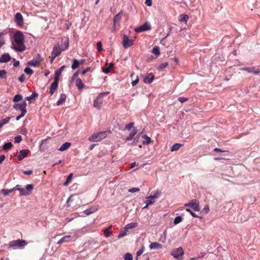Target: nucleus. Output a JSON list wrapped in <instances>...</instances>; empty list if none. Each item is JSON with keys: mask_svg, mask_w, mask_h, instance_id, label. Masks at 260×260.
<instances>
[{"mask_svg": "<svg viewBox=\"0 0 260 260\" xmlns=\"http://www.w3.org/2000/svg\"><path fill=\"white\" fill-rule=\"evenodd\" d=\"M13 190H12V189H3V193L5 196H7L8 194H9L10 193L12 192Z\"/></svg>", "mask_w": 260, "mask_h": 260, "instance_id": "864d4df0", "label": "nucleus"}, {"mask_svg": "<svg viewBox=\"0 0 260 260\" xmlns=\"http://www.w3.org/2000/svg\"><path fill=\"white\" fill-rule=\"evenodd\" d=\"M127 230L124 228L123 230L121 231L118 236V238L120 239L126 235Z\"/></svg>", "mask_w": 260, "mask_h": 260, "instance_id": "c9c22d12", "label": "nucleus"}, {"mask_svg": "<svg viewBox=\"0 0 260 260\" xmlns=\"http://www.w3.org/2000/svg\"><path fill=\"white\" fill-rule=\"evenodd\" d=\"M15 143H18L20 142L22 140V138L21 136H17L15 137Z\"/></svg>", "mask_w": 260, "mask_h": 260, "instance_id": "5fc2aeb1", "label": "nucleus"}, {"mask_svg": "<svg viewBox=\"0 0 260 260\" xmlns=\"http://www.w3.org/2000/svg\"><path fill=\"white\" fill-rule=\"evenodd\" d=\"M161 194V192L159 190H157L155 192V193L153 195H150L149 197H148V198H152V199H157L158 198Z\"/></svg>", "mask_w": 260, "mask_h": 260, "instance_id": "7c9ffc66", "label": "nucleus"}, {"mask_svg": "<svg viewBox=\"0 0 260 260\" xmlns=\"http://www.w3.org/2000/svg\"><path fill=\"white\" fill-rule=\"evenodd\" d=\"M189 19V16L186 14H181L179 15L178 19L180 22H187Z\"/></svg>", "mask_w": 260, "mask_h": 260, "instance_id": "5701e85b", "label": "nucleus"}, {"mask_svg": "<svg viewBox=\"0 0 260 260\" xmlns=\"http://www.w3.org/2000/svg\"><path fill=\"white\" fill-rule=\"evenodd\" d=\"M27 244V242L24 240L18 239L13 240L9 242V245L13 249L22 248Z\"/></svg>", "mask_w": 260, "mask_h": 260, "instance_id": "20e7f679", "label": "nucleus"}, {"mask_svg": "<svg viewBox=\"0 0 260 260\" xmlns=\"http://www.w3.org/2000/svg\"><path fill=\"white\" fill-rule=\"evenodd\" d=\"M120 19H121V14H120V13H119L115 16L114 18V22L119 21L120 20Z\"/></svg>", "mask_w": 260, "mask_h": 260, "instance_id": "de8ad7c7", "label": "nucleus"}, {"mask_svg": "<svg viewBox=\"0 0 260 260\" xmlns=\"http://www.w3.org/2000/svg\"><path fill=\"white\" fill-rule=\"evenodd\" d=\"M10 119V117H7V118L2 119L0 121V128H2L5 124L8 123Z\"/></svg>", "mask_w": 260, "mask_h": 260, "instance_id": "c85d7f7f", "label": "nucleus"}, {"mask_svg": "<svg viewBox=\"0 0 260 260\" xmlns=\"http://www.w3.org/2000/svg\"><path fill=\"white\" fill-rule=\"evenodd\" d=\"M139 78L138 76H136V79L135 80H133L132 82V84L133 86L136 85L139 82Z\"/></svg>", "mask_w": 260, "mask_h": 260, "instance_id": "4d7b16f0", "label": "nucleus"}, {"mask_svg": "<svg viewBox=\"0 0 260 260\" xmlns=\"http://www.w3.org/2000/svg\"><path fill=\"white\" fill-rule=\"evenodd\" d=\"M138 131L136 127H134L131 134L125 139V141L132 140L134 136L137 134Z\"/></svg>", "mask_w": 260, "mask_h": 260, "instance_id": "f3484780", "label": "nucleus"}, {"mask_svg": "<svg viewBox=\"0 0 260 260\" xmlns=\"http://www.w3.org/2000/svg\"><path fill=\"white\" fill-rule=\"evenodd\" d=\"M71 237V236L70 235L64 236L57 242V244H61L63 243L69 242V241L68 240V239Z\"/></svg>", "mask_w": 260, "mask_h": 260, "instance_id": "b1692460", "label": "nucleus"}, {"mask_svg": "<svg viewBox=\"0 0 260 260\" xmlns=\"http://www.w3.org/2000/svg\"><path fill=\"white\" fill-rule=\"evenodd\" d=\"M108 93V92L100 93L93 102L94 107L98 109H100L103 102V96L104 95L107 94Z\"/></svg>", "mask_w": 260, "mask_h": 260, "instance_id": "423d86ee", "label": "nucleus"}, {"mask_svg": "<svg viewBox=\"0 0 260 260\" xmlns=\"http://www.w3.org/2000/svg\"><path fill=\"white\" fill-rule=\"evenodd\" d=\"M168 66V62L162 63L159 66L158 69V70H162V69L166 68Z\"/></svg>", "mask_w": 260, "mask_h": 260, "instance_id": "a18cd8bd", "label": "nucleus"}, {"mask_svg": "<svg viewBox=\"0 0 260 260\" xmlns=\"http://www.w3.org/2000/svg\"><path fill=\"white\" fill-rule=\"evenodd\" d=\"M76 85L79 89H82L84 87V84L80 78H77L76 80Z\"/></svg>", "mask_w": 260, "mask_h": 260, "instance_id": "4be33fe9", "label": "nucleus"}, {"mask_svg": "<svg viewBox=\"0 0 260 260\" xmlns=\"http://www.w3.org/2000/svg\"><path fill=\"white\" fill-rule=\"evenodd\" d=\"M99 209L98 206H94L91 207L89 209L86 210L84 211L85 214L86 215H89L96 212Z\"/></svg>", "mask_w": 260, "mask_h": 260, "instance_id": "2eb2a0df", "label": "nucleus"}, {"mask_svg": "<svg viewBox=\"0 0 260 260\" xmlns=\"http://www.w3.org/2000/svg\"><path fill=\"white\" fill-rule=\"evenodd\" d=\"M24 36L23 33L20 31H16L13 35V40L12 41V47L16 51L22 52L25 49L24 43Z\"/></svg>", "mask_w": 260, "mask_h": 260, "instance_id": "f257e3e1", "label": "nucleus"}, {"mask_svg": "<svg viewBox=\"0 0 260 260\" xmlns=\"http://www.w3.org/2000/svg\"><path fill=\"white\" fill-rule=\"evenodd\" d=\"M19 191H20V196H28L29 194V193L25 192L24 189L23 188H20Z\"/></svg>", "mask_w": 260, "mask_h": 260, "instance_id": "603ef678", "label": "nucleus"}, {"mask_svg": "<svg viewBox=\"0 0 260 260\" xmlns=\"http://www.w3.org/2000/svg\"><path fill=\"white\" fill-rule=\"evenodd\" d=\"M209 207H208V206H206V207H205L203 208V211L205 213H206V214L208 213V212H209Z\"/></svg>", "mask_w": 260, "mask_h": 260, "instance_id": "e2e57ef3", "label": "nucleus"}, {"mask_svg": "<svg viewBox=\"0 0 260 260\" xmlns=\"http://www.w3.org/2000/svg\"><path fill=\"white\" fill-rule=\"evenodd\" d=\"M23 173L26 175H30L32 174V171L29 170V171H24L23 172Z\"/></svg>", "mask_w": 260, "mask_h": 260, "instance_id": "680f3d73", "label": "nucleus"}, {"mask_svg": "<svg viewBox=\"0 0 260 260\" xmlns=\"http://www.w3.org/2000/svg\"><path fill=\"white\" fill-rule=\"evenodd\" d=\"M142 138L146 139L145 141L143 142V144L144 145H148L151 142V139L150 137L147 136L146 135H144L142 136Z\"/></svg>", "mask_w": 260, "mask_h": 260, "instance_id": "c756f323", "label": "nucleus"}, {"mask_svg": "<svg viewBox=\"0 0 260 260\" xmlns=\"http://www.w3.org/2000/svg\"><path fill=\"white\" fill-rule=\"evenodd\" d=\"M61 52V50L60 47V45L59 44H57L53 46L51 54L53 55V57H56L57 56L60 55Z\"/></svg>", "mask_w": 260, "mask_h": 260, "instance_id": "f8f14e48", "label": "nucleus"}, {"mask_svg": "<svg viewBox=\"0 0 260 260\" xmlns=\"http://www.w3.org/2000/svg\"><path fill=\"white\" fill-rule=\"evenodd\" d=\"M184 254V251L182 247H179L174 249L171 253L173 257L178 258L179 256H182Z\"/></svg>", "mask_w": 260, "mask_h": 260, "instance_id": "9b49d317", "label": "nucleus"}, {"mask_svg": "<svg viewBox=\"0 0 260 260\" xmlns=\"http://www.w3.org/2000/svg\"><path fill=\"white\" fill-rule=\"evenodd\" d=\"M37 96H38V93L36 91H34V92H32V94L30 96L26 97L25 100L27 101H30L34 98L37 97Z\"/></svg>", "mask_w": 260, "mask_h": 260, "instance_id": "58836bf2", "label": "nucleus"}, {"mask_svg": "<svg viewBox=\"0 0 260 260\" xmlns=\"http://www.w3.org/2000/svg\"><path fill=\"white\" fill-rule=\"evenodd\" d=\"M138 226V223L135 222L130 223L125 225L124 228L126 229L127 231L129 229H132L135 228H136Z\"/></svg>", "mask_w": 260, "mask_h": 260, "instance_id": "a878e982", "label": "nucleus"}, {"mask_svg": "<svg viewBox=\"0 0 260 260\" xmlns=\"http://www.w3.org/2000/svg\"><path fill=\"white\" fill-rule=\"evenodd\" d=\"M113 66L114 64L113 63H110L108 67L103 69V72L106 74L109 73L110 72L111 69L113 68Z\"/></svg>", "mask_w": 260, "mask_h": 260, "instance_id": "473e14b6", "label": "nucleus"}, {"mask_svg": "<svg viewBox=\"0 0 260 260\" xmlns=\"http://www.w3.org/2000/svg\"><path fill=\"white\" fill-rule=\"evenodd\" d=\"M22 99V96L20 94H17L15 95L13 99V102H17L21 101Z\"/></svg>", "mask_w": 260, "mask_h": 260, "instance_id": "e433bc0d", "label": "nucleus"}, {"mask_svg": "<svg viewBox=\"0 0 260 260\" xmlns=\"http://www.w3.org/2000/svg\"><path fill=\"white\" fill-rule=\"evenodd\" d=\"M155 200L154 199L150 198L149 199L148 197L146 198V200L145 201L146 203H147V206H150L155 203Z\"/></svg>", "mask_w": 260, "mask_h": 260, "instance_id": "f704fd0d", "label": "nucleus"}, {"mask_svg": "<svg viewBox=\"0 0 260 260\" xmlns=\"http://www.w3.org/2000/svg\"><path fill=\"white\" fill-rule=\"evenodd\" d=\"M184 206L191 208L195 211H199L201 209L199 201L197 200H192L186 203Z\"/></svg>", "mask_w": 260, "mask_h": 260, "instance_id": "39448f33", "label": "nucleus"}, {"mask_svg": "<svg viewBox=\"0 0 260 260\" xmlns=\"http://www.w3.org/2000/svg\"><path fill=\"white\" fill-rule=\"evenodd\" d=\"M6 157L5 155H1L0 156V164H1L5 159Z\"/></svg>", "mask_w": 260, "mask_h": 260, "instance_id": "774afa93", "label": "nucleus"}, {"mask_svg": "<svg viewBox=\"0 0 260 260\" xmlns=\"http://www.w3.org/2000/svg\"><path fill=\"white\" fill-rule=\"evenodd\" d=\"M72 177H73V174L72 173L70 174L67 178L66 181L63 184L64 186L68 185L69 183L70 182V181L71 180V179L72 178Z\"/></svg>", "mask_w": 260, "mask_h": 260, "instance_id": "ea45409f", "label": "nucleus"}, {"mask_svg": "<svg viewBox=\"0 0 260 260\" xmlns=\"http://www.w3.org/2000/svg\"><path fill=\"white\" fill-rule=\"evenodd\" d=\"M152 53L156 55H158L160 54L159 49L158 47L155 46L152 49Z\"/></svg>", "mask_w": 260, "mask_h": 260, "instance_id": "a19ab883", "label": "nucleus"}, {"mask_svg": "<svg viewBox=\"0 0 260 260\" xmlns=\"http://www.w3.org/2000/svg\"><path fill=\"white\" fill-rule=\"evenodd\" d=\"M149 248L151 249H158V248H161L162 245L156 242L151 243L149 245Z\"/></svg>", "mask_w": 260, "mask_h": 260, "instance_id": "aec40b11", "label": "nucleus"}, {"mask_svg": "<svg viewBox=\"0 0 260 260\" xmlns=\"http://www.w3.org/2000/svg\"><path fill=\"white\" fill-rule=\"evenodd\" d=\"M144 249H145V247L144 246H142L141 248V249L137 251V257L141 255L144 252Z\"/></svg>", "mask_w": 260, "mask_h": 260, "instance_id": "3c124183", "label": "nucleus"}, {"mask_svg": "<svg viewBox=\"0 0 260 260\" xmlns=\"http://www.w3.org/2000/svg\"><path fill=\"white\" fill-rule=\"evenodd\" d=\"M124 260H133V257L131 253H126L124 255Z\"/></svg>", "mask_w": 260, "mask_h": 260, "instance_id": "79ce46f5", "label": "nucleus"}, {"mask_svg": "<svg viewBox=\"0 0 260 260\" xmlns=\"http://www.w3.org/2000/svg\"><path fill=\"white\" fill-rule=\"evenodd\" d=\"M79 73V71L78 70L77 72L75 73L73 76H72V80H74L75 78H76L78 75V74Z\"/></svg>", "mask_w": 260, "mask_h": 260, "instance_id": "338daca9", "label": "nucleus"}, {"mask_svg": "<svg viewBox=\"0 0 260 260\" xmlns=\"http://www.w3.org/2000/svg\"><path fill=\"white\" fill-rule=\"evenodd\" d=\"M29 152V150L28 149H23L20 150L19 154L17 156V158L19 160H22L24 158L27 156V155Z\"/></svg>", "mask_w": 260, "mask_h": 260, "instance_id": "4468645a", "label": "nucleus"}, {"mask_svg": "<svg viewBox=\"0 0 260 260\" xmlns=\"http://www.w3.org/2000/svg\"><path fill=\"white\" fill-rule=\"evenodd\" d=\"M8 31L5 30L2 32H0V48H1L5 43V39L3 37V36L6 35Z\"/></svg>", "mask_w": 260, "mask_h": 260, "instance_id": "6ab92c4d", "label": "nucleus"}, {"mask_svg": "<svg viewBox=\"0 0 260 260\" xmlns=\"http://www.w3.org/2000/svg\"><path fill=\"white\" fill-rule=\"evenodd\" d=\"M26 106H27V104H26V103L25 101H23L21 104H16L13 106V108L15 110H20V111H21V114L16 117L17 120H19L21 118L23 117L25 115V114L26 113V112H27V110L26 108Z\"/></svg>", "mask_w": 260, "mask_h": 260, "instance_id": "7ed1b4c3", "label": "nucleus"}, {"mask_svg": "<svg viewBox=\"0 0 260 260\" xmlns=\"http://www.w3.org/2000/svg\"><path fill=\"white\" fill-rule=\"evenodd\" d=\"M97 49L99 52H101L103 50V48L102 47V44L101 42H98L97 44Z\"/></svg>", "mask_w": 260, "mask_h": 260, "instance_id": "09e8293b", "label": "nucleus"}, {"mask_svg": "<svg viewBox=\"0 0 260 260\" xmlns=\"http://www.w3.org/2000/svg\"><path fill=\"white\" fill-rule=\"evenodd\" d=\"M66 94H61L60 95V98H59V100L57 102V105H61V104H62L66 101Z\"/></svg>", "mask_w": 260, "mask_h": 260, "instance_id": "393cba45", "label": "nucleus"}, {"mask_svg": "<svg viewBox=\"0 0 260 260\" xmlns=\"http://www.w3.org/2000/svg\"><path fill=\"white\" fill-rule=\"evenodd\" d=\"M71 145V143L66 142L60 146V147L58 149V150L60 151H63L68 149L70 147Z\"/></svg>", "mask_w": 260, "mask_h": 260, "instance_id": "412c9836", "label": "nucleus"}, {"mask_svg": "<svg viewBox=\"0 0 260 260\" xmlns=\"http://www.w3.org/2000/svg\"><path fill=\"white\" fill-rule=\"evenodd\" d=\"M178 101L180 102L181 103H183L185 102H186L188 100V98H184V97H180L178 98Z\"/></svg>", "mask_w": 260, "mask_h": 260, "instance_id": "13d9d810", "label": "nucleus"}, {"mask_svg": "<svg viewBox=\"0 0 260 260\" xmlns=\"http://www.w3.org/2000/svg\"><path fill=\"white\" fill-rule=\"evenodd\" d=\"M24 71L26 74L29 75H31L34 73L33 70L28 67L25 68Z\"/></svg>", "mask_w": 260, "mask_h": 260, "instance_id": "4c0bfd02", "label": "nucleus"}, {"mask_svg": "<svg viewBox=\"0 0 260 260\" xmlns=\"http://www.w3.org/2000/svg\"><path fill=\"white\" fill-rule=\"evenodd\" d=\"M122 45L124 48H127L133 45V40L129 39L127 36L124 35L122 40Z\"/></svg>", "mask_w": 260, "mask_h": 260, "instance_id": "1a4fd4ad", "label": "nucleus"}, {"mask_svg": "<svg viewBox=\"0 0 260 260\" xmlns=\"http://www.w3.org/2000/svg\"><path fill=\"white\" fill-rule=\"evenodd\" d=\"M18 80L20 82H23L24 80V75L23 74L21 75L18 78Z\"/></svg>", "mask_w": 260, "mask_h": 260, "instance_id": "69168bd1", "label": "nucleus"}, {"mask_svg": "<svg viewBox=\"0 0 260 260\" xmlns=\"http://www.w3.org/2000/svg\"><path fill=\"white\" fill-rule=\"evenodd\" d=\"M151 29V27L149 23L145 22L142 25L140 26L135 29V31L137 32H141L147 30H149Z\"/></svg>", "mask_w": 260, "mask_h": 260, "instance_id": "0eeeda50", "label": "nucleus"}, {"mask_svg": "<svg viewBox=\"0 0 260 260\" xmlns=\"http://www.w3.org/2000/svg\"><path fill=\"white\" fill-rule=\"evenodd\" d=\"M182 218L181 216H177L174 220V223L177 224L180 223L182 221Z\"/></svg>", "mask_w": 260, "mask_h": 260, "instance_id": "c03bdc74", "label": "nucleus"}, {"mask_svg": "<svg viewBox=\"0 0 260 260\" xmlns=\"http://www.w3.org/2000/svg\"><path fill=\"white\" fill-rule=\"evenodd\" d=\"M134 122H130L128 124H126L125 125V129L127 130H130L132 127H134Z\"/></svg>", "mask_w": 260, "mask_h": 260, "instance_id": "8fccbe9b", "label": "nucleus"}, {"mask_svg": "<svg viewBox=\"0 0 260 260\" xmlns=\"http://www.w3.org/2000/svg\"><path fill=\"white\" fill-rule=\"evenodd\" d=\"M240 70L241 71H245L249 73H253L255 75H258L260 73V70L255 67L242 68Z\"/></svg>", "mask_w": 260, "mask_h": 260, "instance_id": "6e6552de", "label": "nucleus"}, {"mask_svg": "<svg viewBox=\"0 0 260 260\" xmlns=\"http://www.w3.org/2000/svg\"><path fill=\"white\" fill-rule=\"evenodd\" d=\"M145 4L148 6H151L152 5V0H146Z\"/></svg>", "mask_w": 260, "mask_h": 260, "instance_id": "0e129e2a", "label": "nucleus"}, {"mask_svg": "<svg viewBox=\"0 0 260 260\" xmlns=\"http://www.w3.org/2000/svg\"><path fill=\"white\" fill-rule=\"evenodd\" d=\"M13 147V144L11 142L6 143L3 147V149L5 151H8Z\"/></svg>", "mask_w": 260, "mask_h": 260, "instance_id": "cd10ccee", "label": "nucleus"}, {"mask_svg": "<svg viewBox=\"0 0 260 260\" xmlns=\"http://www.w3.org/2000/svg\"><path fill=\"white\" fill-rule=\"evenodd\" d=\"M11 59V56L8 53L4 54L0 58V62H7Z\"/></svg>", "mask_w": 260, "mask_h": 260, "instance_id": "dca6fc26", "label": "nucleus"}, {"mask_svg": "<svg viewBox=\"0 0 260 260\" xmlns=\"http://www.w3.org/2000/svg\"><path fill=\"white\" fill-rule=\"evenodd\" d=\"M107 133V131H102L94 133L88 138V140L90 142H100L106 137Z\"/></svg>", "mask_w": 260, "mask_h": 260, "instance_id": "f03ea898", "label": "nucleus"}, {"mask_svg": "<svg viewBox=\"0 0 260 260\" xmlns=\"http://www.w3.org/2000/svg\"><path fill=\"white\" fill-rule=\"evenodd\" d=\"M139 190H140V189L139 188L135 187V188L129 189L128 190V192L133 193V192H138Z\"/></svg>", "mask_w": 260, "mask_h": 260, "instance_id": "bf43d9fd", "label": "nucleus"}, {"mask_svg": "<svg viewBox=\"0 0 260 260\" xmlns=\"http://www.w3.org/2000/svg\"><path fill=\"white\" fill-rule=\"evenodd\" d=\"M154 79V75L153 73H148L144 79V82L145 83L150 84Z\"/></svg>", "mask_w": 260, "mask_h": 260, "instance_id": "ddd939ff", "label": "nucleus"}, {"mask_svg": "<svg viewBox=\"0 0 260 260\" xmlns=\"http://www.w3.org/2000/svg\"><path fill=\"white\" fill-rule=\"evenodd\" d=\"M182 146V144L179 143L174 144L171 147V151L178 150Z\"/></svg>", "mask_w": 260, "mask_h": 260, "instance_id": "2f4dec72", "label": "nucleus"}, {"mask_svg": "<svg viewBox=\"0 0 260 260\" xmlns=\"http://www.w3.org/2000/svg\"><path fill=\"white\" fill-rule=\"evenodd\" d=\"M58 84L56 82H53L50 87V91L49 92L51 95H53L56 90L57 89Z\"/></svg>", "mask_w": 260, "mask_h": 260, "instance_id": "a211bd4d", "label": "nucleus"}, {"mask_svg": "<svg viewBox=\"0 0 260 260\" xmlns=\"http://www.w3.org/2000/svg\"><path fill=\"white\" fill-rule=\"evenodd\" d=\"M26 189L29 191L30 192H31L33 188H34V186L32 184H27L26 187H25Z\"/></svg>", "mask_w": 260, "mask_h": 260, "instance_id": "6e6d98bb", "label": "nucleus"}, {"mask_svg": "<svg viewBox=\"0 0 260 260\" xmlns=\"http://www.w3.org/2000/svg\"><path fill=\"white\" fill-rule=\"evenodd\" d=\"M28 64L30 66L32 67H38L40 64V62L39 61L36 60V61H29L28 62Z\"/></svg>", "mask_w": 260, "mask_h": 260, "instance_id": "72a5a7b5", "label": "nucleus"}, {"mask_svg": "<svg viewBox=\"0 0 260 260\" xmlns=\"http://www.w3.org/2000/svg\"><path fill=\"white\" fill-rule=\"evenodd\" d=\"M6 73L5 70H0V77L3 79H5L6 78Z\"/></svg>", "mask_w": 260, "mask_h": 260, "instance_id": "49530a36", "label": "nucleus"}, {"mask_svg": "<svg viewBox=\"0 0 260 260\" xmlns=\"http://www.w3.org/2000/svg\"><path fill=\"white\" fill-rule=\"evenodd\" d=\"M90 71H91V68H87V69H86L85 70H83L82 72H81V75L83 76V75H85V74L87 72H89Z\"/></svg>", "mask_w": 260, "mask_h": 260, "instance_id": "052dcab7", "label": "nucleus"}, {"mask_svg": "<svg viewBox=\"0 0 260 260\" xmlns=\"http://www.w3.org/2000/svg\"><path fill=\"white\" fill-rule=\"evenodd\" d=\"M111 228V226H109L104 231V233L107 237H109L112 235V232H110L109 230Z\"/></svg>", "mask_w": 260, "mask_h": 260, "instance_id": "37998d69", "label": "nucleus"}, {"mask_svg": "<svg viewBox=\"0 0 260 260\" xmlns=\"http://www.w3.org/2000/svg\"><path fill=\"white\" fill-rule=\"evenodd\" d=\"M80 66V62L78 60L75 59L73 60V62L72 65V69L75 70L77 69Z\"/></svg>", "mask_w": 260, "mask_h": 260, "instance_id": "bb28decb", "label": "nucleus"}, {"mask_svg": "<svg viewBox=\"0 0 260 260\" xmlns=\"http://www.w3.org/2000/svg\"><path fill=\"white\" fill-rule=\"evenodd\" d=\"M15 21L18 26H22L23 25V18L20 13L18 12L16 14L15 16Z\"/></svg>", "mask_w": 260, "mask_h": 260, "instance_id": "9d476101", "label": "nucleus"}]
</instances>
